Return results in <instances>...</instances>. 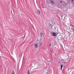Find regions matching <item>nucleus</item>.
<instances>
[{
	"label": "nucleus",
	"instance_id": "obj_9",
	"mask_svg": "<svg viewBox=\"0 0 74 74\" xmlns=\"http://www.w3.org/2000/svg\"><path fill=\"white\" fill-rule=\"evenodd\" d=\"M30 74V71H29H29L27 72V74Z\"/></svg>",
	"mask_w": 74,
	"mask_h": 74
},
{
	"label": "nucleus",
	"instance_id": "obj_2",
	"mask_svg": "<svg viewBox=\"0 0 74 74\" xmlns=\"http://www.w3.org/2000/svg\"><path fill=\"white\" fill-rule=\"evenodd\" d=\"M52 36H54V37H55L58 34H57L55 32H52Z\"/></svg>",
	"mask_w": 74,
	"mask_h": 74
},
{
	"label": "nucleus",
	"instance_id": "obj_13",
	"mask_svg": "<svg viewBox=\"0 0 74 74\" xmlns=\"http://www.w3.org/2000/svg\"><path fill=\"white\" fill-rule=\"evenodd\" d=\"M51 44H50V46H51Z\"/></svg>",
	"mask_w": 74,
	"mask_h": 74
},
{
	"label": "nucleus",
	"instance_id": "obj_10",
	"mask_svg": "<svg viewBox=\"0 0 74 74\" xmlns=\"http://www.w3.org/2000/svg\"><path fill=\"white\" fill-rule=\"evenodd\" d=\"M12 74H15V72H14V71H13Z\"/></svg>",
	"mask_w": 74,
	"mask_h": 74
},
{
	"label": "nucleus",
	"instance_id": "obj_4",
	"mask_svg": "<svg viewBox=\"0 0 74 74\" xmlns=\"http://www.w3.org/2000/svg\"><path fill=\"white\" fill-rule=\"evenodd\" d=\"M42 41V40H40L39 41V42L38 43L39 44H40V43H41V44H40V45H41V44H42V43H41V41Z\"/></svg>",
	"mask_w": 74,
	"mask_h": 74
},
{
	"label": "nucleus",
	"instance_id": "obj_7",
	"mask_svg": "<svg viewBox=\"0 0 74 74\" xmlns=\"http://www.w3.org/2000/svg\"><path fill=\"white\" fill-rule=\"evenodd\" d=\"M61 70H62V68L63 67V65L62 64L61 65Z\"/></svg>",
	"mask_w": 74,
	"mask_h": 74
},
{
	"label": "nucleus",
	"instance_id": "obj_11",
	"mask_svg": "<svg viewBox=\"0 0 74 74\" xmlns=\"http://www.w3.org/2000/svg\"><path fill=\"white\" fill-rule=\"evenodd\" d=\"M72 2H73L74 1L73 0H72Z\"/></svg>",
	"mask_w": 74,
	"mask_h": 74
},
{
	"label": "nucleus",
	"instance_id": "obj_3",
	"mask_svg": "<svg viewBox=\"0 0 74 74\" xmlns=\"http://www.w3.org/2000/svg\"><path fill=\"white\" fill-rule=\"evenodd\" d=\"M34 46L35 48H38V44L37 43H35L34 44Z\"/></svg>",
	"mask_w": 74,
	"mask_h": 74
},
{
	"label": "nucleus",
	"instance_id": "obj_12",
	"mask_svg": "<svg viewBox=\"0 0 74 74\" xmlns=\"http://www.w3.org/2000/svg\"><path fill=\"white\" fill-rule=\"evenodd\" d=\"M60 3H62V1H60Z\"/></svg>",
	"mask_w": 74,
	"mask_h": 74
},
{
	"label": "nucleus",
	"instance_id": "obj_5",
	"mask_svg": "<svg viewBox=\"0 0 74 74\" xmlns=\"http://www.w3.org/2000/svg\"><path fill=\"white\" fill-rule=\"evenodd\" d=\"M37 12L38 13V14H40V10H37Z\"/></svg>",
	"mask_w": 74,
	"mask_h": 74
},
{
	"label": "nucleus",
	"instance_id": "obj_8",
	"mask_svg": "<svg viewBox=\"0 0 74 74\" xmlns=\"http://www.w3.org/2000/svg\"><path fill=\"white\" fill-rule=\"evenodd\" d=\"M51 3H52V4H54V2L52 0H51Z\"/></svg>",
	"mask_w": 74,
	"mask_h": 74
},
{
	"label": "nucleus",
	"instance_id": "obj_6",
	"mask_svg": "<svg viewBox=\"0 0 74 74\" xmlns=\"http://www.w3.org/2000/svg\"><path fill=\"white\" fill-rule=\"evenodd\" d=\"M42 36H43V34L42 33H41L40 34V37H42Z\"/></svg>",
	"mask_w": 74,
	"mask_h": 74
},
{
	"label": "nucleus",
	"instance_id": "obj_1",
	"mask_svg": "<svg viewBox=\"0 0 74 74\" xmlns=\"http://www.w3.org/2000/svg\"><path fill=\"white\" fill-rule=\"evenodd\" d=\"M69 28L70 29H71V30L74 31V27H73V26H72L71 25H70V26Z\"/></svg>",
	"mask_w": 74,
	"mask_h": 74
}]
</instances>
